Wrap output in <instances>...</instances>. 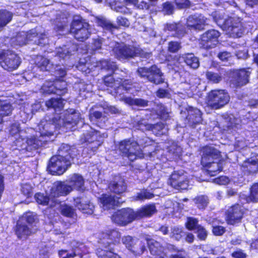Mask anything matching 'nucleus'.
<instances>
[{
	"instance_id": "obj_1",
	"label": "nucleus",
	"mask_w": 258,
	"mask_h": 258,
	"mask_svg": "<svg viewBox=\"0 0 258 258\" xmlns=\"http://www.w3.org/2000/svg\"><path fill=\"white\" fill-rule=\"evenodd\" d=\"M77 150L68 144H62L57 150L56 154L49 159L47 168L53 175L63 174L71 166L76 156Z\"/></svg>"
},
{
	"instance_id": "obj_2",
	"label": "nucleus",
	"mask_w": 258,
	"mask_h": 258,
	"mask_svg": "<svg viewBox=\"0 0 258 258\" xmlns=\"http://www.w3.org/2000/svg\"><path fill=\"white\" fill-rule=\"evenodd\" d=\"M201 164L206 168L208 173L211 176H216L223 170L221 165V152L216 148L206 146L203 147Z\"/></svg>"
},
{
	"instance_id": "obj_3",
	"label": "nucleus",
	"mask_w": 258,
	"mask_h": 258,
	"mask_svg": "<svg viewBox=\"0 0 258 258\" xmlns=\"http://www.w3.org/2000/svg\"><path fill=\"white\" fill-rule=\"evenodd\" d=\"M55 125L52 123H46L40 130L39 137L31 136L27 139V152H31L42 147L50 140L54 135Z\"/></svg>"
},
{
	"instance_id": "obj_4",
	"label": "nucleus",
	"mask_w": 258,
	"mask_h": 258,
	"mask_svg": "<svg viewBox=\"0 0 258 258\" xmlns=\"http://www.w3.org/2000/svg\"><path fill=\"white\" fill-rule=\"evenodd\" d=\"M137 142L130 138L119 141L116 145V151L122 158H126L131 162H134L139 157Z\"/></svg>"
},
{
	"instance_id": "obj_5",
	"label": "nucleus",
	"mask_w": 258,
	"mask_h": 258,
	"mask_svg": "<svg viewBox=\"0 0 258 258\" xmlns=\"http://www.w3.org/2000/svg\"><path fill=\"white\" fill-rule=\"evenodd\" d=\"M220 27L234 38L241 37L245 30L242 19L239 17H228L224 20L223 26Z\"/></svg>"
},
{
	"instance_id": "obj_6",
	"label": "nucleus",
	"mask_w": 258,
	"mask_h": 258,
	"mask_svg": "<svg viewBox=\"0 0 258 258\" xmlns=\"http://www.w3.org/2000/svg\"><path fill=\"white\" fill-rule=\"evenodd\" d=\"M97 239L100 247H114L120 243L121 233L115 228L105 229L98 233Z\"/></svg>"
},
{
	"instance_id": "obj_7",
	"label": "nucleus",
	"mask_w": 258,
	"mask_h": 258,
	"mask_svg": "<svg viewBox=\"0 0 258 258\" xmlns=\"http://www.w3.org/2000/svg\"><path fill=\"white\" fill-rule=\"evenodd\" d=\"M230 100L228 93L223 89H214L207 95L208 105L212 109H218L227 104Z\"/></svg>"
},
{
	"instance_id": "obj_8",
	"label": "nucleus",
	"mask_w": 258,
	"mask_h": 258,
	"mask_svg": "<svg viewBox=\"0 0 258 258\" xmlns=\"http://www.w3.org/2000/svg\"><path fill=\"white\" fill-rule=\"evenodd\" d=\"M80 142L86 144L85 148L89 154H94L103 143L100 132L96 130L83 134Z\"/></svg>"
},
{
	"instance_id": "obj_9",
	"label": "nucleus",
	"mask_w": 258,
	"mask_h": 258,
	"mask_svg": "<svg viewBox=\"0 0 258 258\" xmlns=\"http://www.w3.org/2000/svg\"><path fill=\"white\" fill-rule=\"evenodd\" d=\"M113 223L124 227L136 220L135 210L131 208H123L114 212L110 217Z\"/></svg>"
},
{
	"instance_id": "obj_10",
	"label": "nucleus",
	"mask_w": 258,
	"mask_h": 258,
	"mask_svg": "<svg viewBox=\"0 0 258 258\" xmlns=\"http://www.w3.org/2000/svg\"><path fill=\"white\" fill-rule=\"evenodd\" d=\"M137 72L141 78L155 85L164 83V80L162 78L163 74L160 69L155 64H153L149 68H138Z\"/></svg>"
},
{
	"instance_id": "obj_11",
	"label": "nucleus",
	"mask_w": 258,
	"mask_h": 258,
	"mask_svg": "<svg viewBox=\"0 0 258 258\" xmlns=\"http://www.w3.org/2000/svg\"><path fill=\"white\" fill-rule=\"evenodd\" d=\"M69 31L77 40L80 42L86 41L91 34L89 24L79 19L72 21Z\"/></svg>"
},
{
	"instance_id": "obj_12",
	"label": "nucleus",
	"mask_w": 258,
	"mask_h": 258,
	"mask_svg": "<svg viewBox=\"0 0 258 258\" xmlns=\"http://www.w3.org/2000/svg\"><path fill=\"white\" fill-rule=\"evenodd\" d=\"M21 62L17 54L10 50L0 51V65L6 70L11 71L17 69Z\"/></svg>"
},
{
	"instance_id": "obj_13",
	"label": "nucleus",
	"mask_w": 258,
	"mask_h": 258,
	"mask_svg": "<svg viewBox=\"0 0 258 258\" xmlns=\"http://www.w3.org/2000/svg\"><path fill=\"white\" fill-rule=\"evenodd\" d=\"M245 209L242 204L235 203L227 210L226 221L228 225H234L241 222L243 218Z\"/></svg>"
},
{
	"instance_id": "obj_14",
	"label": "nucleus",
	"mask_w": 258,
	"mask_h": 258,
	"mask_svg": "<svg viewBox=\"0 0 258 258\" xmlns=\"http://www.w3.org/2000/svg\"><path fill=\"white\" fill-rule=\"evenodd\" d=\"M251 69L249 67L234 70L232 71L231 84L236 88H240L249 82Z\"/></svg>"
},
{
	"instance_id": "obj_15",
	"label": "nucleus",
	"mask_w": 258,
	"mask_h": 258,
	"mask_svg": "<svg viewBox=\"0 0 258 258\" xmlns=\"http://www.w3.org/2000/svg\"><path fill=\"white\" fill-rule=\"evenodd\" d=\"M221 33L215 29H210L203 33L199 39L201 47L208 50L215 47L219 42Z\"/></svg>"
},
{
	"instance_id": "obj_16",
	"label": "nucleus",
	"mask_w": 258,
	"mask_h": 258,
	"mask_svg": "<svg viewBox=\"0 0 258 258\" xmlns=\"http://www.w3.org/2000/svg\"><path fill=\"white\" fill-rule=\"evenodd\" d=\"M207 18L202 14L190 15L186 19L185 26L189 30L201 31L206 24Z\"/></svg>"
},
{
	"instance_id": "obj_17",
	"label": "nucleus",
	"mask_w": 258,
	"mask_h": 258,
	"mask_svg": "<svg viewBox=\"0 0 258 258\" xmlns=\"http://www.w3.org/2000/svg\"><path fill=\"white\" fill-rule=\"evenodd\" d=\"M113 51L118 59L133 58L137 54L136 47L125 44L115 46L113 48Z\"/></svg>"
},
{
	"instance_id": "obj_18",
	"label": "nucleus",
	"mask_w": 258,
	"mask_h": 258,
	"mask_svg": "<svg viewBox=\"0 0 258 258\" xmlns=\"http://www.w3.org/2000/svg\"><path fill=\"white\" fill-rule=\"evenodd\" d=\"M170 185L178 190L186 189L188 186V179L183 173L174 171L169 178Z\"/></svg>"
},
{
	"instance_id": "obj_19",
	"label": "nucleus",
	"mask_w": 258,
	"mask_h": 258,
	"mask_svg": "<svg viewBox=\"0 0 258 258\" xmlns=\"http://www.w3.org/2000/svg\"><path fill=\"white\" fill-rule=\"evenodd\" d=\"M14 231L18 238L20 239H26L29 236L33 235L36 232L23 220H19L15 226Z\"/></svg>"
},
{
	"instance_id": "obj_20",
	"label": "nucleus",
	"mask_w": 258,
	"mask_h": 258,
	"mask_svg": "<svg viewBox=\"0 0 258 258\" xmlns=\"http://www.w3.org/2000/svg\"><path fill=\"white\" fill-rule=\"evenodd\" d=\"M108 188L110 192L121 197L126 191L127 185L124 179L118 177L109 183Z\"/></svg>"
},
{
	"instance_id": "obj_21",
	"label": "nucleus",
	"mask_w": 258,
	"mask_h": 258,
	"mask_svg": "<svg viewBox=\"0 0 258 258\" xmlns=\"http://www.w3.org/2000/svg\"><path fill=\"white\" fill-rule=\"evenodd\" d=\"M120 197L103 194L99 198V201L104 209L110 210L120 206L123 202L120 201Z\"/></svg>"
},
{
	"instance_id": "obj_22",
	"label": "nucleus",
	"mask_w": 258,
	"mask_h": 258,
	"mask_svg": "<svg viewBox=\"0 0 258 258\" xmlns=\"http://www.w3.org/2000/svg\"><path fill=\"white\" fill-rule=\"evenodd\" d=\"M75 205L83 213L92 214L94 206L86 197H78L74 199Z\"/></svg>"
},
{
	"instance_id": "obj_23",
	"label": "nucleus",
	"mask_w": 258,
	"mask_h": 258,
	"mask_svg": "<svg viewBox=\"0 0 258 258\" xmlns=\"http://www.w3.org/2000/svg\"><path fill=\"white\" fill-rule=\"evenodd\" d=\"M72 190L71 186L64 184L61 181H57L54 183L50 192L54 197H59L68 195Z\"/></svg>"
},
{
	"instance_id": "obj_24",
	"label": "nucleus",
	"mask_w": 258,
	"mask_h": 258,
	"mask_svg": "<svg viewBox=\"0 0 258 258\" xmlns=\"http://www.w3.org/2000/svg\"><path fill=\"white\" fill-rule=\"evenodd\" d=\"M157 212L155 204H148L142 206L135 211L136 220L141 219L144 217H150Z\"/></svg>"
},
{
	"instance_id": "obj_25",
	"label": "nucleus",
	"mask_w": 258,
	"mask_h": 258,
	"mask_svg": "<svg viewBox=\"0 0 258 258\" xmlns=\"http://www.w3.org/2000/svg\"><path fill=\"white\" fill-rule=\"evenodd\" d=\"M186 119L188 122L192 126H195L202 121V113L201 110L197 108L189 107Z\"/></svg>"
},
{
	"instance_id": "obj_26",
	"label": "nucleus",
	"mask_w": 258,
	"mask_h": 258,
	"mask_svg": "<svg viewBox=\"0 0 258 258\" xmlns=\"http://www.w3.org/2000/svg\"><path fill=\"white\" fill-rule=\"evenodd\" d=\"M168 154L170 157L169 158L165 157V160H163V155H162L161 160H162L163 162H166L168 161H176L180 159L182 156V149L177 145L172 144L168 147Z\"/></svg>"
},
{
	"instance_id": "obj_27",
	"label": "nucleus",
	"mask_w": 258,
	"mask_h": 258,
	"mask_svg": "<svg viewBox=\"0 0 258 258\" xmlns=\"http://www.w3.org/2000/svg\"><path fill=\"white\" fill-rule=\"evenodd\" d=\"M68 182L72 187L79 191H84L85 190L84 186V179L83 176L77 174H74L70 177Z\"/></svg>"
},
{
	"instance_id": "obj_28",
	"label": "nucleus",
	"mask_w": 258,
	"mask_h": 258,
	"mask_svg": "<svg viewBox=\"0 0 258 258\" xmlns=\"http://www.w3.org/2000/svg\"><path fill=\"white\" fill-rule=\"evenodd\" d=\"M96 253L98 258H120V256L114 252V247H99L96 249Z\"/></svg>"
},
{
	"instance_id": "obj_29",
	"label": "nucleus",
	"mask_w": 258,
	"mask_h": 258,
	"mask_svg": "<svg viewBox=\"0 0 258 258\" xmlns=\"http://www.w3.org/2000/svg\"><path fill=\"white\" fill-rule=\"evenodd\" d=\"M171 112L167 107L162 103H159L157 105L155 114L158 118L163 121H167L171 119Z\"/></svg>"
},
{
	"instance_id": "obj_30",
	"label": "nucleus",
	"mask_w": 258,
	"mask_h": 258,
	"mask_svg": "<svg viewBox=\"0 0 258 258\" xmlns=\"http://www.w3.org/2000/svg\"><path fill=\"white\" fill-rule=\"evenodd\" d=\"M182 58L185 64L191 69H196L200 66L199 58L192 53L184 54L182 56Z\"/></svg>"
},
{
	"instance_id": "obj_31",
	"label": "nucleus",
	"mask_w": 258,
	"mask_h": 258,
	"mask_svg": "<svg viewBox=\"0 0 258 258\" xmlns=\"http://www.w3.org/2000/svg\"><path fill=\"white\" fill-rule=\"evenodd\" d=\"M146 250V246L145 243L136 238L129 250L137 256L142 255Z\"/></svg>"
},
{
	"instance_id": "obj_32",
	"label": "nucleus",
	"mask_w": 258,
	"mask_h": 258,
	"mask_svg": "<svg viewBox=\"0 0 258 258\" xmlns=\"http://www.w3.org/2000/svg\"><path fill=\"white\" fill-rule=\"evenodd\" d=\"M205 76L209 83L214 84H219L223 79V75L222 71L215 72L211 71H207L205 73Z\"/></svg>"
},
{
	"instance_id": "obj_33",
	"label": "nucleus",
	"mask_w": 258,
	"mask_h": 258,
	"mask_svg": "<svg viewBox=\"0 0 258 258\" xmlns=\"http://www.w3.org/2000/svg\"><path fill=\"white\" fill-rule=\"evenodd\" d=\"M63 101L61 97L51 98L45 101V104L48 108H52L55 111L60 110L63 108Z\"/></svg>"
},
{
	"instance_id": "obj_34",
	"label": "nucleus",
	"mask_w": 258,
	"mask_h": 258,
	"mask_svg": "<svg viewBox=\"0 0 258 258\" xmlns=\"http://www.w3.org/2000/svg\"><path fill=\"white\" fill-rule=\"evenodd\" d=\"M147 244L150 253L152 255H159L163 252V246L161 244L153 239H147Z\"/></svg>"
},
{
	"instance_id": "obj_35",
	"label": "nucleus",
	"mask_w": 258,
	"mask_h": 258,
	"mask_svg": "<svg viewBox=\"0 0 258 258\" xmlns=\"http://www.w3.org/2000/svg\"><path fill=\"white\" fill-rule=\"evenodd\" d=\"M246 201L247 203H258V182L252 183L250 186Z\"/></svg>"
},
{
	"instance_id": "obj_36",
	"label": "nucleus",
	"mask_w": 258,
	"mask_h": 258,
	"mask_svg": "<svg viewBox=\"0 0 258 258\" xmlns=\"http://www.w3.org/2000/svg\"><path fill=\"white\" fill-rule=\"evenodd\" d=\"M13 14L6 10H0V30L12 20Z\"/></svg>"
},
{
	"instance_id": "obj_37",
	"label": "nucleus",
	"mask_w": 258,
	"mask_h": 258,
	"mask_svg": "<svg viewBox=\"0 0 258 258\" xmlns=\"http://www.w3.org/2000/svg\"><path fill=\"white\" fill-rule=\"evenodd\" d=\"M99 66L101 69L110 71L112 74H114V72L118 69L116 62L110 59H102L100 60Z\"/></svg>"
},
{
	"instance_id": "obj_38",
	"label": "nucleus",
	"mask_w": 258,
	"mask_h": 258,
	"mask_svg": "<svg viewBox=\"0 0 258 258\" xmlns=\"http://www.w3.org/2000/svg\"><path fill=\"white\" fill-rule=\"evenodd\" d=\"M197 207L200 210H204L209 203L208 197L205 195H199L193 200Z\"/></svg>"
},
{
	"instance_id": "obj_39",
	"label": "nucleus",
	"mask_w": 258,
	"mask_h": 258,
	"mask_svg": "<svg viewBox=\"0 0 258 258\" xmlns=\"http://www.w3.org/2000/svg\"><path fill=\"white\" fill-rule=\"evenodd\" d=\"M34 199L36 203L43 206H47L49 205L50 198L47 194L40 192H36L34 195Z\"/></svg>"
},
{
	"instance_id": "obj_40",
	"label": "nucleus",
	"mask_w": 258,
	"mask_h": 258,
	"mask_svg": "<svg viewBox=\"0 0 258 258\" xmlns=\"http://www.w3.org/2000/svg\"><path fill=\"white\" fill-rule=\"evenodd\" d=\"M56 95L62 96L68 92L67 84L62 80H57L54 81Z\"/></svg>"
},
{
	"instance_id": "obj_41",
	"label": "nucleus",
	"mask_w": 258,
	"mask_h": 258,
	"mask_svg": "<svg viewBox=\"0 0 258 258\" xmlns=\"http://www.w3.org/2000/svg\"><path fill=\"white\" fill-rule=\"evenodd\" d=\"M154 197V194L150 192L147 189H142L140 192L136 194L135 199L137 201H144L151 199Z\"/></svg>"
},
{
	"instance_id": "obj_42",
	"label": "nucleus",
	"mask_w": 258,
	"mask_h": 258,
	"mask_svg": "<svg viewBox=\"0 0 258 258\" xmlns=\"http://www.w3.org/2000/svg\"><path fill=\"white\" fill-rule=\"evenodd\" d=\"M246 171L249 174H252L258 172V160L252 159L247 161L245 165Z\"/></svg>"
},
{
	"instance_id": "obj_43",
	"label": "nucleus",
	"mask_w": 258,
	"mask_h": 258,
	"mask_svg": "<svg viewBox=\"0 0 258 258\" xmlns=\"http://www.w3.org/2000/svg\"><path fill=\"white\" fill-rule=\"evenodd\" d=\"M91 64L90 62L85 59H80L77 66V68L79 71L87 75L91 72Z\"/></svg>"
},
{
	"instance_id": "obj_44",
	"label": "nucleus",
	"mask_w": 258,
	"mask_h": 258,
	"mask_svg": "<svg viewBox=\"0 0 258 258\" xmlns=\"http://www.w3.org/2000/svg\"><path fill=\"white\" fill-rule=\"evenodd\" d=\"M14 145L15 146V149L20 151H26L27 139L19 136L14 141Z\"/></svg>"
},
{
	"instance_id": "obj_45",
	"label": "nucleus",
	"mask_w": 258,
	"mask_h": 258,
	"mask_svg": "<svg viewBox=\"0 0 258 258\" xmlns=\"http://www.w3.org/2000/svg\"><path fill=\"white\" fill-rule=\"evenodd\" d=\"M199 220L198 218L193 217H188L185 223V227L190 231L195 230L198 226Z\"/></svg>"
},
{
	"instance_id": "obj_46",
	"label": "nucleus",
	"mask_w": 258,
	"mask_h": 258,
	"mask_svg": "<svg viewBox=\"0 0 258 258\" xmlns=\"http://www.w3.org/2000/svg\"><path fill=\"white\" fill-rule=\"evenodd\" d=\"M60 212L62 215L69 218H73L75 214L73 207L66 204L61 205Z\"/></svg>"
},
{
	"instance_id": "obj_47",
	"label": "nucleus",
	"mask_w": 258,
	"mask_h": 258,
	"mask_svg": "<svg viewBox=\"0 0 258 258\" xmlns=\"http://www.w3.org/2000/svg\"><path fill=\"white\" fill-rule=\"evenodd\" d=\"M176 27L173 32L174 37L181 38L186 33V28L181 23L177 22Z\"/></svg>"
},
{
	"instance_id": "obj_48",
	"label": "nucleus",
	"mask_w": 258,
	"mask_h": 258,
	"mask_svg": "<svg viewBox=\"0 0 258 258\" xmlns=\"http://www.w3.org/2000/svg\"><path fill=\"white\" fill-rule=\"evenodd\" d=\"M112 93V95L119 100L122 99L125 96V94H127L120 84L114 89Z\"/></svg>"
},
{
	"instance_id": "obj_49",
	"label": "nucleus",
	"mask_w": 258,
	"mask_h": 258,
	"mask_svg": "<svg viewBox=\"0 0 258 258\" xmlns=\"http://www.w3.org/2000/svg\"><path fill=\"white\" fill-rule=\"evenodd\" d=\"M98 24L99 26L107 30L112 31L113 29H118V27L105 19H99Z\"/></svg>"
},
{
	"instance_id": "obj_50",
	"label": "nucleus",
	"mask_w": 258,
	"mask_h": 258,
	"mask_svg": "<svg viewBox=\"0 0 258 258\" xmlns=\"http://www.w3.org/2000/svg\"><path fill=\"white\" fill-rule=\"evenodd\" d=\"M43 92L47 94H55L56 95V91L55 90L54 82L52 83L46 82L42 86Z\"/></svg>"
},
{
	"instance_id": "obj_51",
	"label": "nucleus",
	"mask_w": 258,
	"mask_h": 258,
	"mask_svg": "<svg viewBox=\"0 0 258 258\" xmlns=\"http://www.w3.org/2000/svg\"><path fill=\"white\" fill-rule=\"evenodd\" d=\"M181 48V42L176 41H170L168 43L167 51L170 53H176Z\"/></svg>"
},
{
	"instance_id": "obj_52",
	"label": "nucleus",
	"mask_w": 258,
	"mask_h": 258,
	"mask_svg": "<svg viewBox=\"0 0 258 258\" xmlns=\"http://www.w3.org/2000/svg\"><path fill=\"white\" fill-rule=\"evenodd\" d=\"M185 235L182 228L174 227L172 230V237L176 241H180Z\"/></svg>"
},
{
	"instance_id": "obj_53",
	"label": "nucleus",
	"mask_w": 258,
	"mask_h": 258,
	"mask_svg": "<svg viewBox=\"0 0 258 258\" xmlns=\"http://www.w3.org/2000/svg\"><path fill=\"white\" fill-rule=\"evenodd\" d=\"M21 191L26 198H31L33 195V187L29 183H24L21 186Z\"/></svg>"
},
{
	"instance_id": "obj_54",
	"label": "nucleus",
	"mask_w": 258,
	"mask_h": 258,
	"mask_svg": "<svg viewBox=\"0 0 258 258\" xmlns=\"http://www.w3.org/2000/svg\"><path fill=\"white\" fill-rule=\"evenodd\" d=\"M120 79V84L122 87V88L124 89L125 91L127 93H129L130 91L135 88V86L134 85V83L130 79Z\"/></svg>"
},
{
	"instance_id": "obj_55",
	"label": "nucleus",
	"mask_w": 258,
	"mask_h": 258,
	"mask_svg": "<svg viewBox=\"0 0 258 258\" xmlns=\"http://www.w3.org/2000/svg\"><path fill=\"white\" fill-rule=\"evenodd\" d=\"M0 110V114L3 119L4 117L9 116L12 113L13 107L10 103H5L1 105Z\"/></svg>"
},
{
	"instance_id": "obj_56",
	"label": "nucleus",
	"mask_w": 258,
	"mask_h": 258,
	"mask_svg": "<svg viewBox=\"0 0 258 258\" xmlns=\"http://www.w3.org/2000/svg\"><path fill=\"white\" fill-rule=\"evenodd\" d=\"M49 62V61L47 58L45 57L41 56L39 58V60L36 62V66L40 71L43 72L46 71H47V66Z\"/></svg>"
},
{
	"instance_id": "obj_57",
	"label": "nucleus",
	"mask_w": 258,
	"mask_h": 258,
	"mask_svg": "<svg viewBox=\"0 0 258 258\" xmlns=\"http://www.w3.org/2000/svg\"><path fill=\"white\" fill-rule=\"evenodd\" d=\"M162 11L165 15H170L174 12V6L171 2L166 1L162 4Z\"/></svg>"
},
{
	"instance_id": "obj_58",
	"label": "nucleus",
	"mask_w": 258,
	"mask_h": 258,
	"mask_svg": "<svg viewBox=\"0 0 258 258\" xmlns=\"http://www.w3.org/2000/svg\"><path fill=\"white\" fill-rule=\"evenodd\" d=\"M145 128L147 130H150L153 132L155 131H160L162 130L164 127V124L162 122H157L155 124H148L145 125Z\"/></svg>"
},
{
	"instance_id": "obj_59",
	"label": "nucleus",
	"mask_w": 258,
	"mask_h": 258,
	"mask_svg": "<svg viewBox=\"0 0 258 258\" xmlns=\"http://www.w3.org/2000/svg\"><path fill=\"white\" fill-rule=\"evenodd\" d=\"M112 73L107 75L103 77V83L105 86L108 87L112 88L116 82V80L114 78Z\"/></svg>"
},
{
	"instance_id": "obj_60",
	"label": "nucleus",
	"mask_w": 258,
	"mask_h": 258,
	"mask_svg": "<svg viewBox=\"0 0 258 258\" xmlns=\"http://www.w3.org/2000/svg\"><path fill=\"white\" fill-rule=\"evenodd\" d=\"M198 238L201 240H206L207 237V232L206 229L201 225L196 229Z\"/></svg>"
},
{
	"instance_id": "obj_61",
	"label": "nucleus",
	"mask_w": 258,
	"mask_h": 258,
	"mask_svg": "<svg viewBox=\"0 0 258 258\" xmlns=\"http://www.w3.org/2000/svg\"><path fill=\"white\" fill-rule=\"evenodd\" d=\"M174 3L178 9H186L190 6L189 0H174Z\"/></svg>"
},
{
	"instance_id": "obj_62",
	"label": "nucleus",
	"mask_w": 258,
	"mask_h": 258,
	"mask_svg": "<svg viewBox=\"0 0 258 258\" xmlns=\"http://www.w3.org/2000/svg\"><path fill=\"white\" fill-rule=\"evenodd\" d=\"M20 132V124L18 122H15L10 124L9 129L10 135L12 136L19 133Z\"/></svg>"
},
{
	"instance_id": "obj_63",
	"label": "nucleus",
	"mask_w": 258,
	"mask_h": 258,
	"mask_svg": "<svg viewBox=\"0 0 258 258\" xmlns=\"http://www.w3.org/2000/svg\"><path fill=\"white\" fill-rule=\"evenodd\" d=\"M135 240V239L130 235L124 236L121 238L122 242L128 250H130Z\"/></svg>"
},
{
	"instance_id": "obj_64",
	"label": "nucleus",
	"mask_w": 258,
	"mask_h": 258,
	"mask_svg": "<svg viewBox=\"0 0 258 258\" xmlns=\"http://www.w3.org/2000/svg\"><path fill=\"white\" fill-rule=\"evenodd\" d=\"M175 251L177 253L171 254L170 258H189L183 248L175 249Z\"/></svg>"
}]
</instances>
